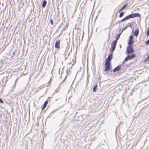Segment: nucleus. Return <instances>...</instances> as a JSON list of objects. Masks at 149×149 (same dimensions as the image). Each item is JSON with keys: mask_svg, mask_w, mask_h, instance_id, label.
Wrapping results in <instances>:
<instances>
[{"mask_svg": "<svg viewBox=\"0 0 149 149\" xmlns=\"http://www.w3.org/2000/svg\"><path fill=\"white\" fill-rule=\"evenodd\" d=\"M127 56L125 59L124 61H126L128 60H131L133 59L134 57V56L133 55H130V54H127Z\"/></svg>", "mask_w": 149, "mask_h": 149, "instance_id": "7ed1b4c3", "label": "nucleus"}, {"mask_svg": "<svg viewBox=\"0 0 149 149\" xmlns=\"http://www.w3.org/2000/svg\"><path fill=\"white\" fill-rule=\"evenodd\" d=\"M133 42V38L132 36H130L129 38V41L128 42V44L129 45L132 46Z\"/></svg>", "mask_w": 149, "mask_h": 149, "instance_id": "20e7f679", "label": "nucleus"}, {"mask_svg": "<svg viewBox=\"0 0 149 149\" xmlns=\"http://www.w3.org/2000/svg\"><path fill=\"white\" fill-rule=\"evenodd\" d=\"M134 50L132 46L129 45L126 48V53L127 54H130L133 53Z\"/></svg>", "mask_w": 149, "mask_h": 149, "instance_id": "f257e3e1", "label": "nucleus"}, {"mask_svg": "<svg viewBox=\"0 0 149 149\" xmlns=\"http://www.w3.org/2000/svg\"><path fill=\"white\" fill-rule=\"evenodd\" d=\"M121 68V66L120 65H118L117 67L114 68L113 70V72H115L117 71H118Z\"/></svg>", "mask_w": 149, "mask_h": 149, "instance_id": "1a4fd4ad", "label": "nucleus"}, {"mask_svg": "<svg viewBox=\"0 0 149 149\" xmlns=\"http://www.w3.org/2000/svg\"><path fill=\"white\" fill-rule=\"evenodd\" d=\"M130 15H129L128 16L125 17V18L122 19L121 21L123 22L129 18H131L130 17Z\"/></svg>", "mask_w": 149, "mask_h": 149, "instance_id": "9d476101", "label": "nucleus"}, {"mask_svg": "<svg viewBox=\"0 0 149 149\" xmlns=\"http://www.w3.org/2000/svg\"><path fill=\"white\" fill-rule=\"evenodd\" d=\"M117 43V40L113 41L111 44V52H113L115 49L116 44Z\"/></svg>", "mask_w": 149, "mask_h": 149, "instance_id": "f03ea898", "label": "nucleus"}, {"mask_svg": "<svg viewBox=\"0 0 149 149\" xmlns=\"http://www.w3.org/2000/svg\"><path fill=\"white\" fill-rule=\"evenodd\" d=\"M127 6V4H126L124 5L122 8L119 11V12H120L121 11L123 10L125 8H126Z\"/></svg>", "mask_w": 149, "mask_h": 149, "instance_id": "ddd939ff", "label": "nucleus"}, {"mask_svg": "<svg viewBox=\"0 0 149 149\" xmlns=\"http://www.w3.org/2000/svg\"><path fill=\"white\" fill-rule=\"evenodd\" d=\"M15 86H16V84H15L12 87V89H15Z\"/></svg>", "mask_w": 149, "mask_h": 149, "instance_id": "6ab92c4d", "label": "nucleus"}, {"mask_svg": "<svg viewBox=\"0 0 149 149\" xmlns=\"http://www.w3.org/2000/svg\"><path fill=\"white\" fill-rule=\"evenodd\" d=\"M17 80H16V81H15V83H17Z\"/></svg>", "mask_w": 149, "mask_h": 149, "instance_id": "5701e85b", "label": "nucleus"}, {"mask_svg": "<svg viewBox=\"0 0 149 149\" xmlns=\"http://www.w3.org/2000/svg\"><path fill=\"white\" fill-rule=\"evenodd\" d=\"M112 54H111L109 56L108 58L106 59L105 60V63L106 64L107 63H110L109 61L112 59Z\"/></svg>", "mask_w": 149, "mask_h": 149, "instance_id": "39448f33", "label": "nucleus"}, {"mask_svg": "<svg viewBox=\"0 0 149 149\" xmlns=\"http://www.w3.org/2000/svg\"><path fill=\"white\" fill-rule=\"evenodd\" d=\"M46 107L44 106H43V107L42 108V110H43L44 109H45V108Z\"/></svg>", "mask_w": 149, "mask_h": 149, "instance_id": "4be33fe9", "label": "nucleus"}, {"mask_svg": "<svg viewBox=\"0 0 149 149\" xmlns=\"http://www.w3.org/2000/svg\"><path fill=\"white\" fill-rule=\"evenodd\" d=\"M48 101L47 100L44 103L43 105L45 106L46 107L47 106V104H48Z\"/></svg>", "mask_w": 149, "mask_h": 149, "instance_id": "dca6fc26", "label": "nucleus"}, {"mask_svg": "<svg viewBox=\"0 0 149 149\" xmlns=\"http://www.w3.org/2000/svg\"><path fill=\"white\" fill-rule=\"evenodd\" d=\"M139 31L138 29H136L135 30L134 33V35L135 36H137L139 34Z\"/></svg>", "mask_w": 149, "mask_h": 149, "instance_id": "9b49d317", "label": "nucleus"}, {"mask_svg": "<svg viewBox=\"0 0 149 149\" xmlns=\"http://www.w3.org/2000/svg\"><path fill=\"white\" fill-rule=\"evenodd\" d=\"M60 40H57L56 41L55 45V48L58 49H59L60 48Z\"/></svg>", "mask_w": 149, "mask_h": 149, "instance_id": "6e6552de", "label": "nucleus"}, {"mask_svg": "<svg viewBox=\"0 0 149 149\" xmlns=\"http://www.w3.org/2000/svg\"><path fill=\"white\" fill-rule=\"evenodd\" d=\"M0 102H1L2 103H3V101L0 98Z\"/></svg>", "mask_w": 149, "mask_h": 149, "instance_id": "412c9836", "label": "nucleus"}, {"mask_svg": "<svg viewBox=\"0 0 149 149\" xmlns=\"http://www.w3.org/2000/svg\"><path fill=\"white\" fill-rule=\"evenodd\" d=\"M50 23L51 24H52V25H53V20H52V19H51L50 20Z\"/></svg>", "mask_w": 149, "mask_h": 149, "instance_id": "aec40b11", "label": "nucleus"}, {"mask_svg": "<svg viewBox=\"0 0 149 149\" xmlns=\"http://www.w3.org/2000/svg\"><path fill=\"white\" fill-rule=\"evenodd\" d=\"M130 15L131 18H133L135 17H139L140 16V15L138 13H133Z\"/></svg>", "mask_w": 149, "mask_h": 149, "instance_id": "0eeeda50", "label": "nucleus"}, {"mask_svg": "<svg viewBox=\"0 0 149 149\" xmlns=\"http://www.w3.org/2000/svg\"><path fill=\"white\" fill-rule=\"evenodd\" d=\"M47 3V1L46 0H44L42 4V6L43 8H45Z\"/></svg>", "mask_w": 149, "mask_h": 149, "instance_id": "f8f14e48", "label": "nucleus"}, {"mask_svg": "<svg viewBox=\"0 0 149 149\" xmlns=\"http://www.w3.org/2000/svg\"><path fill=\"white\" fill-rule=\"evenodd\" d=\"M146 45H149V39L145 42Z\"/></svg>", "mask_w": 149, "mask_h": 149, "instance_id": "a211bd4d", "label": "nucleus"}, {"mask_svg": "<svg viewBox=\"0 0 149 149\" xmlns=\"http://www.w3.org/2000/svg\"><path fill=\"white\" fill-rule=\"evenodd\" d=\"M111 65L110 63H107L106 64V63H105V67L104 69V70L105 71H108L110 69V66Z\"/></svg>", "mask_w": 149, "mask_h": 149, "instance_id": "423d86ee", "label": "nucleus"}, {"mask_svg": "<svg viewBox=\"0 0 149 149\" xmlns=\"http://www.w3.org/2000/svg\"><path fill=\"white\" fill-rule=\"evenodd\" d=\"M97 87V85H95L93 87V92H96V88Z\"/></svg>", "mask_w": 149, "mask_h": 149, "instance_id": "4468645a", "label": "nucleus"}, {"mask_svg": "<svg viewBox=\"0 0 149 149\" xmlns=\"http://www.w3.org/2000/svg\"><path fill=\"white\" fill-rule=\"evenodd\" d=\"M55 92H56V93H57V92H58V90H56L55 91Z\"/></svg>", "mask_w": 149, "mask_h": 149, "instance_id": "b1692460", "label": "nucleus"}, {"mask_svg": "<svg viewBox=\"0 0 149 149\" xmlns=\"http://www.w3.org/2000/svg\"><path fill=\"white\" fill-rule=\"evenodd\" d=\"M124 12H121L120 13V14L119 15V17H122V16H123V15H124Z\"/></svg>", "mask_w": 149, "mask_h": 149, "instance_id": "2eb2a0df", "label": "nucleus"}, {"mask_svg": "<svg viewBox=\"0 0 149 149\" xmlns=\"http://www.w3.org/2000/svg\"><path fill=\"white\" fill-rule=\"evenodd\" d=\"M120 34L119 35H118V36H117V37H116V40L117 41V40H118V39L120 37Z\"/></svg>", "mask_w": 149, "mask_h": 149, "instance_id": "f3484780", "label": "nucleus"}]
</instances>
